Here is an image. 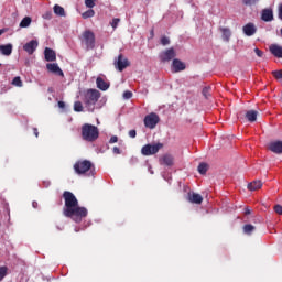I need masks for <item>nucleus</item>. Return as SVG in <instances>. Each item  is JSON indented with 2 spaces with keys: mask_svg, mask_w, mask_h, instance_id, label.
Listing matches in <instances>:
<instances>
[{
  "mask_svg": "<svg viewBox=\"0 0 282 282\" xmlns=\"http://www.w3.org/2000/svg\"><path fill=\"white\" fill-rule=\"evenodd\" d=\"M44 56H45V61H47L48 63H54V61H56V52H54V50L46 47L44 50Z\"/></svg>",
  "mask_w": 282,
  "mask_h": 282,
  "instance_id": "a211bd4d",
  "label": "nucleus"
},
{
  "mask_svg": "<svg viewBox=\"0 0 282 282\" xmlns=\"http://www.w3.org/2000/svg\"><path fill=\"white\" fill-rule=\"evenodd\" d=\"M82 43L86 46V50H94L96 47V34L94 31L86 30L82 33Z\"/></svg>",
  "mask_w": 282,
  "mask_h": 282,
  "instance_id": "39448f33",
  "label": "nucleus"
},
{
  "mask_svg": "<svg viewBox=\"0 0 282 282\" xmlns=\"http://www.w3.org/2000/svg\"><path fill=\"white\" fill-rule=\"evenodd\" d=\"M254 53L257 54V56H259V58H263V51L256 47Z\"/></svg>",
  "mask_w": 282,
  "mask_h": 282,
  "instance_id": "79ce46f5",
  "label": "nucleus"
},
{
  "mask_svg": "<svg viewBox=\"0 0 282 282\" xmlns=\"http://www.w3.org/2000/svg\"><path fill=\"white\" fill-rule=\"evenodd\" d=\"M46 69H48V72H52V74H56L57 76H64L63 69H61V67L56 63L46 64Z\"/></svg>",
  "mask_w": 282,
  "mask_h": 282,
  "instance_id": "6ab92c4d",
  "label": "nucleus"
},
{
  "mask_svg": "<svg viewBox=\"0 0 282 282\" xmlns=\"http://www.w3.org/2000/svg\"><path fill=\"white\" fill-rule=\"evenodd\" d=\"M53 11L54 14H56L57 17H65V9L63 7H61L59 4H55L53 7Z\"/></svg>",
  "mask_w": 282,
  "mask_h": 282,
  "instance_id": "a878e982",
  "label": "nucleus"
},
{
  "mask_svg": "<svg viewBox=\"0 0 282 282\" xmlns=\"http://www.w3.org/2000/svg\"><path fill=\"white\" fill-rule=\"evenodd\" d=\"M269 50L271 54L275 56V58H282V46H280L279 44H271L269 46Z\"/></svg>",
  "mask_w": 282,
  "mask_h": 282,
  "instance_id": "f3484780",
  "label": "nucleus"
},
{
  "mask_svg": "<svg viewBox=\"0 0 282 282\" xmlns=\"http://www.w3.org/2000/svg\"><path fill=\"white\" fill-rule=\"evenodd\" d=\"M88 210L85 207H80L76 205L75 207L68 209V210H63L64 217H69L75 221V224H80L85 217L88 215Z\"/></svg>",
  "mask_w": 282,
  "mask_h": 282,
  "instance_id": "f03ea898",
  "label": "nucleus"
},
{
  "mask_svg": "<svg viewBox=\"0 0 282 282\" xmlns=\"http://www.w3.org/2000/svg\"><path fill=\"white\" fill-rule=\"evenodd\" d=\"M197 171H198V173H199L200 175H206V173L208 172V164H206V163H200V164L198 165Z\"/></svg>",
  "mask_w": 282,
  "mask_h": 282,
  "instance_id": "c85d7f7f",
  "label": "nucleus"
},
{
  "mask_svg": "<svg viewBox=\"0 0 282 282\" xmlns=\"http://www.w3.org/2000/svg\"><path fill=\"white\" fill-rule=\"evenodd\" d=\"M120 23V18H115L112 19V21L110 22V25L113 30H116V28H118V24Z\"/></svg>",
  "mask_w": 282,
  "mask_h": 282,
  "instance_id": "e433bc0d",
  "label": "nucleus"
},
{
  "mask_svg": "<svg viewBox=\"0 0 282 282\" xmlns=\"http://www.w3.org/2000/svg\"><path fill=\"white\" fill-rule=\"evenodd\" d=\"M243 6H256L259 0H242Z\"/></svg>",
  "mask_w": 282,
  "mask_h": 282,
  "instance_id": "c9c22d12",
  "label": "nucleus"
},
{
  "mask_svg": "<svg viewBox=\"0 0 282 282\" xmlns=\"http://www.w3.org/2000/svg\"><path fill=\"white\" fill-rule=\"evenodd\" d=\"M172 67L175 74H177L178 72H184V69H186V64H184L182 61L175 58L172 62Z\"/></svg>",
  "mask_w": 282,
  "mask_h": 282,
  "instance_id": "2eb2a0df",
  "label": "nucleus"
},
{
  "mask_svg": "<svg viewBox=\"0 0 282 282\" xmlns=\"http://www.w3.org/2000/svg\"><path fill=\"white\" fill-rule=\"evenodd\" d=\"M32 206H33V208H39V203L37 202H33Z\"/></svg>",
  "mask_w": 282,
  "mask_h": 282,
  "instance_id": "603ef678",
  "label": "nucleus"
},
{
  "mask_svg": "<svg viewBox=\"0 0 282 282\" xmlns=\"http://www.w3.org/2000/svg\"><path fill=\"white\" fill-rule=\"evenodd\" d=\"M274 213H276V215H282V206L281 205H275L273 207Z\"/></svg>",
  "mask_w": 282,
  "mask_h": 282,
  "instance_id": "a19ab883",
  "label": "nucleus"
},
{
  "mask_svg": "<svg viewBox=\"0 0 282 282\" xmlns=\"http://www.w3.org/2000/svg\"><path fill=\"white\" fill-rule=\"evenodd\" d=\"M263 186V183L261 181H253L248 184L247 188L249 191H259Z\"/></svg>",
  "mask_w": 282,
  "mask_h": 282,
  "instance_id": "393cba45",
  "label": "nucleus"
},
{
  "mask_svg": "<svg viewBox=\"0 0 282 282\" xmlns=\"http://www.w3.org/2000/svg\"><path fill=\"white\" fill-rule=\"evenodd\" d=\"M36 47H39V41L31 40L26 44L23 45L24 52H28L30 56L36 52Z\"/></svg>",
  "mask_w": 282,
  "mask_h": 282,
  "instance_id": "9b49d317",
  "label": "nucleus"
},
{
  "mask_svg": "<svg viewBox=\"0 0 282 282\" xmlns=\"http://www.w3.org/2000/svg\"><path fill=\"white\" fill-rule=\"evenodd\" d=\"M135 135H138V132L135 130H130L129 131V137L130 138H135Z\"/></svg>",
  "mask_w": 282,
  "mask_h": 282,
  "instance_id": "49530a36",
  "label": "nucleus"
},
{
  "mask_svg": "<svg viewBox=\"0 0 282 282\" xmlns=\"http://www.w3.org/2000/svg\"><path fill=\"white\" fill-rule=\"evenodd\" d=\"M33 133H34L35 138H39V129L33 128Z\"/></svg>",
  "mask_w": 282,
  "mask_h": 282,
  "instance_id": "09e8293b",
  "label": "nucleus"
},
{
  "mask_svg": "<svg viewBox=\"0 0 282 282\" xmlns=\"http://www.w3.org/2000/svg\"><path fill=\"white\" fill-rule=\"evenodd\" d=\"M161 164H164L165 166H173L174 164L173 155L171 154L163 155L161 159Z\"/></svg>",
  "mask_w": 282,
  "mask_h": 282,
  "instance_id": "4be33fe9",
  "label": "nucleus"
},
{
  "mask_svg": "<svg viewBox=\"0 0 282 282\" xmlns=\"http://www.w3.org/2000/svg\"><path fill=\"white\" fill-rule=\"evenodd\" d=\"M0 67H1V63H0Z\"/></svg>",
  "mask_w": 282,
  "mask_h": 282,
  "instance_id": "5fc2aeb1",
  "label": "nucleus"
},
{
  "mask_svg": "<svg viewBox=\"0 0 282 282\" xmlns=\"http://www.w3.org/2000/svg\"><path fill=\"white\" fill-rule=\"evenodd\" d=\"M129 65H131V63H129V59L122 54H119L118 58L115 61V67L118 69V72H124Z\"/></svg>",
  "mask_w": 282,
  "mask_h": 282,
  "instance_id": "1a4fd4ad",
  "label": "nucleus"
},
{
  "mask_svg": "<svg viewBox=\"0 0 282 282\" xmlns=\"http://www.w3.org/2000/svg\"><path fill=\"white\" fill-rule=\"evenodd\" d=\"M96 1L97 0H85V6L86 8H95L96 7Z\"/></svg>",
  "mask_w": 282,
  "mask_h": 282,
  "instance_id": "f704fd0d",
  "label": "nucleus"
},
{
  "mask_svg": "<svg viewBox=\"0 0 282 282\" xmlns=\"http://www.w3.org/2000/svg\"><path fill=\"white\" fill-rule=\"evenodd\" d=\"M116 142H118V137L112 135L109 140V144H116Z\"/></svg>",
  "mask_w": 282,
  "mask_h": 282,
  "instance_id": "37998d69",
  "label": "nucleus"
},
{
  "mask_svg": "<svg viewBox=\"0 0 282 282\" xmlns=\"http://www.w3.org/2000/svg\"><path fill=\"white\" fill-rule=\"evenodd\" d=\"M8 276V267H0V281Z\"/></svg>",
  "mask_w": 282,
  "mask_h": 282,
  "instance_id": "473e14b6",
  "label": "nucleus"
},
{
  "mask_svg": "<svg viewBox=\"0 0 282 282\" xmlns=\"http://www.w3.org/2000/svg\"><path fill=\"white\" fill-rule=\"evenodd\" d=\"M31 23H32V18L25 17L20 22V28H30Z\"/></svg>",
  "mask_w": 282,
  "mask_h": 282,
  "instance_id": "cd10ccee",
  "label": "nucleus"
},
{
  "mask_svg": "<svg viewBox=\"0 0 282 282\" xmlns=\"http://www.w3.org/2000/svg\"><path fill=\"white\" fill-rule=\"evenodd\" d=\"M257 116H259L257 110H249L246 112L245 118L248 120V122H257Z\"/></svg>",
  "mask_w": 282,
  "mask_h": 282,
  "instance_id": "412c9836",
  "label": "nucleus"
},
{
  "mask_svg": "<svg viewBox=\"0 0 282 282\" xmlns=\"http://www.w3.org/2000/svg\"><path fill=\"white\" fill-rule=\"evenodd\" d=\"M269 151L272 153H276V155H281L282 153V141H272L268 145Z\"/></svg>",
  "mask_w": 282,
  "mask_h": 282,
  "instance_id": "ddd939ff",
  "label": "nucleus"
},
{
  "mask_svg": "<svg viewBox=\"0 0 282 282\" xmlns=\"http://www.w3.org/2000/svg\"><path fill=\"white\" fill-rule=\"evenodd\" d=\"M74 111L80 113V111H83V102L75 101V104H74Z\"/></svg>",
  "mask_w": 282,
  "mask_h": 282,
  "instance_id": "72a5a7b5",
  "label": "nucleus"
},
{
  "mask_svg": "<svg viewBox=\"0 0 282 282\" xmlns=\"http://www.w3.org/2000/svg\"><path fill=\"white\" fill-rule=\"evenodd\" d=\"M242 32L246 36H254V34H257V25H254L252 22H249L242 28Z\"/></svg>",
  "mask_w": 282,
  "mask_h": 282,
  "instance_id": "f8f14e48",
  "label": "nucleus"
},
{
  "mask_svg": "<svg viewBox=\"0 0 282 282\" xmlns=\"http://www.w3.org/2000/svg\"><path fill=\"white\" fill-rule=\"evenodd\" d=\"M159 122H160V116H158V113L155 112H152L144 117V124L147 129H155Z\"/></svg>",
  "mask_w": 282,
  "mask_h": 282,
  "instance_id": "6e6552de",
  "label": "nucleus"
},
{
  "mask_svg": "<svg viewBox=\"0 0 282 282\" xmlns=\"http://www.w3.org/2000/svg\"><path fill=\"white\" fill-rule=\"evenodd\" d=\"M187 199L191 204H202V202H204V197H202L200 194H197L195 192L188 193Z\"/></svg>",
  "mask_w": 282,
  "mask_h": 282,
  "instance_id": "4468645a",
  "label": "nucleus"
},
{
  "mask_svg": "<svg viewBox=\"0 0 282 282\" xmlns=\"http://www.w3.org/2000/svg\"><path fill=\"white\" fill-rule=\"evenodd\" d=\"M252 212L250 210V208H245V215H250Z\"/></svg>",
  "mask_w": 282,
  "mask_h": 282,
  "instance_id": "8fccbe9b",
  "label": "nucleus"
},
{
  "mask_svg": "<svg viewBox=\"0 0 282 282\" xmlns=\"http://www.w3.org/2000/svg\"><path fill=\"white\" fill-rule=\"evenodd\" d=\"M98 100H100L99 90L88 89L84 95V105L87 107L88 111H94V107Z\"/></svg>",
  "mask_w": 282,
  "mask_h": 282,
  "instance_id": "20e7f679",
  "label": "nucleus"
},
{
  "mask_svg": "<svg viewBox=\"0 0 282 282\" xmlns=\"http://www.w3.org/2000/svg\"><path fill=\"white\" fill-rule=\"evenodd\" d=\"M210 89H212L210 86H206L203 88L202 94H203L204 98H206V99L210 98Z\"/></svg>",
  "mask_w": 282,
  "mask_h": 282,
  "instance_id": "7c9ffc66",
  "label": "nucleus"
},
{
  "mask_svg": "<svg viewBox=\"0 0 282 282\" xmlns=\"http://www.w3.org/2000/svg\"><path fill=\"white\" fill-rule=\"evenodd\" d=\"M12 85H14L15 87H23V82L21 80V77H14L12 80Z\"/></svg>",
  "mask_w": 282,
  "mask_h": 282,
  "instance_id": "2f4dec72",
  "label": "nucleus"
},
{
  "mask_svg": "<svg viewBox=\"0 0 282 282\" xmlns=\"http://www.w3.org/2000/svg\"><path fill=\"white\" fill-rule=\"evenodd\" d=\"M171 40L167 36H162L161 37V44L163 45H170Z\"/></svg>",
  "mask_w": 282,
  "mask_h": 282,
  "instance_id": "ea45409f",
  "label": "nucleus"
},
{
  "mask_svg": "<svg viewBox=\"0 0 282 282\" xmlns=\"http://www.w3.org/2000/svg\"><path fill=\"white\" fill-rule=\"evenodd\" d=\"M82 138L85 142H96V140L100 138V131L98 127L91 123H84L82 126Z\"/></svg>",
  "mask_w": 282,
  "mask_h": 282,
  "instance_id": "f257e3e1",
  "label": "nucleus"
},
{
  "mask_svg": "<svg viewBox=\"0 0 282 282\" xmlns=\"http://www.w3.org/2000/svg\"><path fill=\"white\" fill-rule=\"evenodd\" d=\"M272 76H274V78L276 80H281L282 79V70H273Z\"/></svg>",
  "mask_w": 282,
  "mask_h": 282,
  "instance_id": "4c0bfd02",
  "label": "nucleus"
},
{
  "mask_svg": "<svg viewBox=\"0 0 282 282\" xmlns=\"http://www.w3.org/2000/svg\"><path fill=\"white\" fill-rule=\"evenodd\" d=\"M123 98H124L126 100H129V99L133 98V93H131V91H129V90H126V91L123 93Z\"/></svg>",
  "mask_w": 282,
  "mask_h": 282,
  "instance_id": "58836bf2",
  "label": "nucleus"
},
{
  "mask_svg": "<svg viewBox=\"0 0 282 282\" xmlns=\"http://www.w3.org/2000/svg\"><path fill=\"white\" fill-rule=\"evenodd\" d=\"M220 32L223 34V41L228 43L230 41V36H232V32L228 28H220Z\"/></svg>",
  "mask_w": 282,
  "mask_h": 282,
  "instance_id": "5701e85b",
  "label": "nucleus"
},
{
  "mask_svg": "<svg viewBox=\"0 0 282 282\" xmlns=\"http://www.w3.org/2000/svg\"><path fill=\"white\" fill-rule=\"evenodd\" d=\"M65 207L63 210H72V208H76L78 206V198L74 195V193L65 191L63 193Z\"/></svg>",
  "mask_w": 282,
  "mask_h": 282,
  "instance_id": "423d86ee",
  "label": "nucleus"
},
{
  "mask_svg": "<svg viewBox=\"0 0 282 282\" xmlns=\"http://www.w3.org/2000/svg\"><path fill=\"white\" fill-rule=\"evenodd\" d=\"M73 169L77 175H85V173H90L94 175V171H96L94 163H91L89 160H79L75 162Z\"/></svg>",
  "mask_w": 282,
  "mask_h": 282,
  "instance_id": "7ed1b4c3",
  "label": "nucleus"
},
{
  "mask_svg": "<svg viewBox=\"0 0 282 282\" xmlns=\"http://www.w3.org/2000/svg\"><path fill=\"white\" fill-rule=\"evenodd\" d=\"M280 34H281V36H282V28H281V30H280Z\"/></svg>",
  "mask_w": 282,
  "mask_h": 282,
  "instance_id": "864d4df0",
  "label": "nucleus"
},
{
  "mask_svg": "<svg viewBox=\"0 0 282 282\" xmlns=\"http://www.w3.org/2000/svg\"><path fill=\"white\" fill-rule=\"evenodd\" d=\"M58 107H59V109H65V104H64V101H58Z\"/></svg>",
  "mask_w": 282,
  "mask_h": 282,
  "instance_id": "de8ad7c7",
  "label": "nucleus"
},
{
  "mask_svg": "<svg viewBox=\"0 0 282 282\" xmlns=\"http://www.w3.org/2000/svg\"><path fill=\"white\" fill-rule=\"evenodd\" d=\"M164 144L156 143V144H145L141 149L142 155L149 156V155H155L160 151V149H163Z\"/></svg>",
  "mask_w": 282,
  "mask_h": 282,
  "instance_id": "0eeeda50",
  "label": "nucleus"
},
{
  "mask_svg": "<svg viewBox=\"0 0 282 282\" xmlns=\"http://www.w3.org/2000/svg\"><path fill=\"white\" fill-rule=\"evenodd\" d=\"M96 85L101 91H107V89L111 87V84L109 82H106L102 77H97Z\"/></svg>",
  "mask_w": 282,
  "mask_h": 282,
  "instance_id": "dca6fc26",
  "label": "nucleus"
},
{
  "mask_svg": "<svg viewBox=\"0 0 282 282\" xmlns=\"http://www.w3.org/2000/svg\"><path fill=\"white\" fill-rule=\"evenodd\" d=\"M96 15V11L94 9H89L82 14L83 19H91V17Z\"/></svg>",
  "mask_w": 282,
  "mask_h": 282,
  "instance_id": "c756f323",
  "label": "nucleus"
},
{
  "mask_svg": "<svg viewBox=\"0 0 282 282\" xmlns=\"http://www.w3.org/2000/svg\"><path fill=\"white\" fill-rule=\"evenodd\" d=\"M261 19H262V21H265L267 23L270 21H274V13L272 12V9L262 10Z\"/></svg>",
  "mask_w": 282,
  "mask_h": 282,
  "instance_id": "aec40b11",
  "label": "nucleus"
},
{
  "mask_svg": "<svg viewBox=\"0 0 282 282\" xmlns=\"http://www.w3.org/2000/svg\"><path fill=\"white\" fill-rule=\"evenodd\" d=\"M256 229H257V227H254V225H250V224H247L242 227L245 235H252V232H254Z\"/></svg>",
  "mask_w": 282,
  "mask_h": 282,
  "instance_id": "bb28decb",
  "label": "nucleus"
},
{
  "mask_svg": "<svg viewBox=\"0 0 282 282\" xmlns=\"http://www.w3.org/2000/svg\"><path fill=\"white\" fill-rule=\"evenodd\" d=\"M6 32H8V30H6V29H0V36H1L2 34H6Z\"/></svg>",
  "mask_w": 282,
  "mask_h": 282,
  "instance_id": "3c124183",
  "label": "nucleus"
},
{
  "mask_svg": "<svg viewBox=\"0 0 282 282\" xmlns=\"http://www.w3.org/2000/svg\"><path fill=\"white\" fill-rule=\"evenodd\" d=\"M175 56H177V54L175 53V48L171 47V48L163 51L160 54V61H161V63H169V62L173 61L175 58Z\"/></svg>",
  "mask_w": 282,
  "mask_h": 282,
  "instance_id": "9d476101",
  "label": "nucleus"
},
{
  "mask_svg": "<svg viewBox=\"0 0 282 282\" xmlns=\"http://www.w3.org/2000/svg\"><path fill=\"white\" fill-rule=\"evenodd\" d=\"M0 53L2 56H10L12 54V44L0 45Z\"/></svg>",
  "mask_w": 282,
  "mask_h": 282,
  "instance_id": "b1692460",
  "label": "nucleus"
},
{
  "mask_svg": "<svg viewBox=\"0 0 282 282\" xmlns=\"http://www.w3.org/2000/svg\"><path fill=\"white\" fill-rule=\"evenodd\" d=\"M43 19H52V12L51 11H47L46 13L43 14Z\"/></svg>",
  "mask_w": 282,
  "mask_h": 282,
  "instance_id": "c03bdc74",
  "label": "nucleus"
},
{
  "mask_svg": "<svg viewBox=\"0 0 282 282\" xmlns=\"http://www.w3.org/2000/svg\"><path fill=\"white\" fill-rule=\"evenodd\" d=\"M112 153H115V155H120V153H121L120 148L115 147V148L112 149Z\"/></svg>",
  "mask_w": 282,
  "mask_h": 282,
  "instance_id": "a18cd8bd",
  "label": "nucleus"
}]
</instances>
